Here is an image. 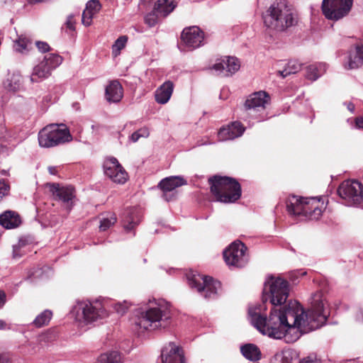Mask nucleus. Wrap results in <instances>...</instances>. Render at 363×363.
Returning <instances> with one entry per match:
<instances>
[{
	"label": "nucleus",
	"mask_w": 363,
	"mask_h": 363,
	"mask_svg": "<svg viewBox=\"0 0 363 363\" xmlns=\"http://www.w3.org/2000/svg\"><path fill=\"white\" fill-rule=\"evenodd\" d=\"M62 62V57L58 54L49 53L39 64L33 67L30 77L31 82H38L48 78L53 69Z\"/></svg>",
	"instance_id": "obj_11"
},
{
	"label": "nucleus",
	"mask_w": 363,
	"mask_h": 363,
	"mask_svg": "<svg viewBox=\"0 0 363 363\" xmlns=\"http://www.w3.org/2000/svg\"><path fill=\"white\" fill-rule=\"evenodd\" d=\"M6 323L4 320H0V330H4L6 328Z\"/></svg>",
	"instance_id": "obj_53"
},
{
	"label": "nucleus",
	"mask_w": 363,
	"mask_h": 363,
	"mask_svg": "<svg viewBox=\"0 0 363 363\" xmlns=\"http://www.w3.org/2000/svg\"><path fill=\"white\" fill-rule=\"evenodd\" d=\"M94 14L91 13L90 11H84L82 13V21L85 26H89L92 22V18Z\"/></svg>",
	"instance_id": "obj_43"
},
{
	"label": "nucleus",
	"mask_w": 363,
	"mask_h": 363,
	"mask_svg": "<svg viewBox=\"0 0 363 363\" xmlns=\"http://www.w3.org/2000/svg\"><path fill=\"white\" fill-rule=\"evenodd\" d=\"M130 306L131 303L127 301L113 303L114 311L120 315H123Z\"/></svg>",
	"instance_id": "obj_39"
},
{
	"label": "nucleus",
	"mask_w": 363,
	"mask_h": 363,
	"mask_svg": "<svg viewBox=\"0 0 363 363\" xmlns=\"http://www.w3.org/2000/svg\"><path fill=\"white\" fill-rule=\"evenodd\" d=\"M116 220L117 218L114 213H109L106 216H104L100 220V231H106L113 226L116 223Z\"/></svg>",
	"instance_id": "obj_36"
},
{
	"label": "nucleus",
	"mask_w": 363,
	"mask_h": 363,
	"mask_svg": "<svg viewBox=\"0 0 363 363\" xmlns=\"http://www.w3.org/2000/svg\"><path fill=\"white\" fill-rule=\"evenodd\" d=\"M343 104L346 106L348 111L351 113L354 111L355 106L352 102H344Z\"/></svg>",
	"instance_id": "obj_51"
},
{
	"label": "nucleus",
	"mask_w": 363,
	"mask_h": 363,
	"mask_svg": "<svg viewBox=\"0 0 363 363\" xmlns=\"http://www.w3.org/2000/svg\"><path fill=\"white\" fill-rule=\"evenodd\" d=\"M141 216V211L137 207H130L123 211L121 222L126 233H131L132 237L135 236L134 230L140 223Z\"/></svg>",
	"instance_id": "obj_17"
},
{
	"label": "nucleus",
	"mask_w": 363,
	"mask_h": 363,
	"mask_svg": "<svg viewBox=\"0 0 363 363\" xmlns=\"http://www.w3.org/2000/svg\"><path fill=\"white\" fill-rule=\"evenodd\" d=\"M354 126L356 128L363 130V118L359 117L355 119Z\"/></svg>",
	"instance_id": "obj_48"
},
{
	"label": "nucleus",
	"mask_w": 363,
	"mask_h": 363,
	"mask_svg": "<svg viewBox=\"0 0 363 363\" xmlns=\"http://www.w3.org/2000/svg\"><path fill=\"white\" fill-rule=\"evenodd\" d=\"M186 184V181L182 176H171L162 179L158 184V187L163 191V198H166L167 193L172 191L176 188Z\"/></svg>",
	"instance_id": "obj_22"
},
{
	"label": "nucleus",
	"mask_w": 363,
	"mask_h": 363,
	"mask_svg": "<svg viewBox=\"0 0 363 363\" xmlns=\"http://www.w3.org/2000/svg\"><path fill=\"white\" fill-rule=\"evenodd\" d=\"M160 14H157V12L154 10L152 12L148 13L145 17V22L150 27H153L157 23V18Z\"/></svg>",
	"instance_id": "obj_42"
},
{
	"label": "nucleus",
	"mask_w": 363,
	"mask_h": 363,
	"mask_svg": "<svg viewBox=\"0 0 363 363\" xmlns=\"http://www.w3.org/2000/svg\"><path fill=\"white\" fill-rule=\"evenodd\" d=\"M75 21L74 19L73 15H69L67 16V21L65 23V26L66 27V31L67 32V30L69 31H74L75 30Z\"/></svg>",
	"instance_id": "obj_44"
},
{
	"label": "nucleus",
	"mask_w": 363,
	"mask_h": 363,
	"mask_svg": "<svg viewBox=\"0 0 363 363\" xmlns=\"http://www.w3.org/2000/svg\"><path fill=\"white\" fill-rule=\"evenodd\" d=\"M305 274H306V272H301V271H297V272H294V275L296 277H297L298 276H303V275H305Z\"/></svg>",
	"instance_id": "obj_54"
},
{
	"label": "nucleus",
	"mask_w": 363,
	"mask_h": 363,
	"mask_svg": "<svg viewBox=\"0 0 363 363\" xmlns=\"http://www.w3.org/2000/svg\"><path fill=\"white\" fill-rule=\"evenodd\" d=\"M363 65V45H356L351 48L345 57L344 67L346 69H353Z\"/></svg>",
	"instance_id": "obj_20"
},
{
	"label": "nucleus",
	"mask_w": 363,
	"mask_h": 363,
	"mask_svg": "<svg viewBox=\"0 0 363 363\" xmlns=\"http://www.w3.org/2000/svg\"><path fill=\"white\" fill-rule=\"evenodd\" d=\"M35 45L38 50L41 52H48L50 49V45L46 42L43 41H36Z\"/></svg>",
	"instance_id": "obj_46"
},
{
	"label": "nucleus",
	"mask_w": 363,
	"mask_h": 363,
	"mask_svg": "<svg viewBox=\"0 0 363 363\" xmlns=\"http://www.w3.org/2000/svg\"><path fill=\"white\" fill-rule=\"evenodd\" d=\"M52 316V312L48 309H46L36 316L32 324L36 328L43 327L49 323Z\"/></svg>",
	"instance_id": "obj_34"
},
{
	"label": "nucleus",
	"mask_w": 363,
	"mask_h": 363,
	"mask_svg": "<svg viewBox=\"0 0 363 363\" xmlns=\"http://www.w3.org/2000/svg\"><path fill=\"white\" fill-rule=\"evenodd\" d=\"M177 4L174 0H157L155 4V11L160 16L166 17L176 8Z\"/></svg>",
	"instance_id": "obj_28"
},
{
	"label": "nucleus",
	"mask_w": 363,
	"mask_h": 363,
	"mask_svg": "<svg viewBox=\"0 0 363 363\" xmlns=\"http://www.w3.org/2000/svg\"><path fill=\"white\" fill-rule=\"evenodd\" d=\"M301 64L296 60L289 61L285 68L283 70H279L277 72L278 76L285 78L288 75L295 74L301 69Z\"/></svg>",
	"instance_id": "obj_33"
},
{
	"label": "nucleus",
	"mask_w": 363,
	"mask_h": 363,
	"mask_svg": "<svg viewBox=\"0 0 363 363\" xmlns=\"http://www.w3.org/2000/svg\"><path fill=\"white\" fill-rule=\"evenodd\" d=\"M32 48L31 40L26 36H20L14 44V49L19 52L24 53L30 50Z\"/></svg>",
	"instance_id": "obj_35"
},
{
	"label": "nucleus",
	"mask_w": 363,
	"mask_h": 363,
	"mask_svg": "<svg viewBox=\"0 0 363 363\" xmlns=\"http://www.w3.org/2000/svg\"><path fill=\"white\" fill-rule=\"evenodd\" d=\"M13 135L8 131L4 122L0 119V141H10Z\"/></svg>",
	"instance_id": "obj_41"
},
{
	"label": "nucleus",
	"mask_w": 363,
	"mask_h": 363,
	"mask_svg": "<svg viewBox=\"0 0 363 363\" xmlns=\"http://www.w3.org/2000/svg\"><path fill=\"white\" fill-rule=\"evenodd\" d=\"M262 18L267 28L284 31L297 23L298 13L293 5L286 0H279L274 2L262 13Z\"/></svg>",
	"instance_id": "obj_3"
},
{
	"label": "nucleus",
	"mask_w": 363,
	"mask_h": 363,
	"mask_svg": "<svg viewBox=\"0 0 363 363\" xmlns=\"http://www.w3.org/2000/svg\"><path fill=\"white\" fill-rule=\"evenodd\" d=\"M21 223L19 214L13 211H5L0 214V225L6 229H13Z\"/></svg>",
	"instance_id": "obj_24"
},
{
	"label": "nucleus",
	"mask_w": 363,
	"mask_h": 363,
	"mask_svg": "<svg viewBox=\"0 0 363 363\" xmlns=\"http://www.w3.org/2000/svg\"><path fill=\"white\" fill-rule=\"evenodd\" d=\"M355 318L357 321L363 322V308H360L357 310Z\"/></svg>",
	"instance_id": "obj_49"
},
{
	"label": "nucleus",
	"mask_w": 363,
	"mask_h": 363,
	"mask_svg": "<svg viewBox=\"0 0 363 363\" xmlns=\"http://www.w3.org/2000/svg\"><path fill=\"white\" fill-rule=\"evenodd\" d=\"M211 144H213V143H209V142H202V143H199V145H211Z\"/></svg>",
	"instance_id": "obj_56"
},
{
	"label": "nucleus",
	"mask_w": 363,
	"mask_h": 363,
	"mask_svg": "<svg viewBox=\"0 0 363 363\" xmlns=\"http://www.w3.org/2000/svg\"><path fill=\"white\" fill-rule=\"evenodd\" d=\"M96 363H123V357L120 352L109 350L101 353L97 357Z\"/></svg>",
	"instance_id": "obj_29"
},
{
	"label": "nucleus",
	"mask_w": 363,
	"mask_h": 363,
	"mask_svg": "<svg viewBox=\"0 0 363 363\" xmlns=\"http://www.w3.org/2000/svg\"><path fill=\"white\" fill-rule=\"evenodd\" d=\"M352 3L353 0H323L322 11L328 19L337 21L348 14Z\"/></svg>",
	"instance_id": "obj_12"
},
{
	"label": "nucleus",
	"mask_w": 363,
	"mask_h": 363,
	"mask_svg": "<svg viewBox=\"0 0 363 363\" xmlns=\"http://www.w3.org/2000/svg\"><path fill=\"white\" fill-rule=\"evenodd\" d=\"M328 66L325 63L319 62L310 65L306 68V77L308 79L315 81L326 72Z\"/></svg>",
	"instance_id": "obj_26"
},
{
	"label": "nucleus",
	"mask_w": 363,
	"mask_h": 363,
	"mask_svg": "<svg viewBox=\"0 0 363 363\" xmlns=\"http://www.w3.org/2000/svg\"><path fill=\"white\" fill-rule=\"evenodd\" d=\"M0 363H11L6 358L0 356Z\"/></svg>",
	"instance_id": "obj_55"
},
{
	"label": "nucleus",
	"mask_w": 363,
	"mask_h": 363,
	"mask_svg": "<svg viewBox=\"0 0 363 363\" xmlns=\"http://www.w3.org/2000/svg\"><path fill=\"white\" fill-rule=\"evenodd\" d=\"M297 358L293 350H284L277 352L270 359V363H296Z\"/></svg>",
	"instance_id": "obj_27"
},
{
	"label": "nucleus",
	"mask_w": 363,
	"mask_h": 363,
	"mask_svg": "<svg viewBox=\"0 0 363 363\" xmlns=\"http://www.w3.org/2000/svg\"><path fill=\"white\" fill-rule=\"evenodd\" d=\"M128 41V38L125 35H122L119 37L112 45V54L115 57L118 55L121 52V50L123 49L126 45Z\"/></svg>",
	"instance_id": "obj_37"
},
{
	"label": "nucleus",
	"mask_w": 363,
	"mask_h": 363,
	"mask_svg": "<svg viewBox=\"0 0 363 363\" xmlns=\"http://www.w3.org/2000/svg\"><path fill=\"white\" fill-rule=\"evenodd\" d=\"M172 311L169 302L162 298H148L142 303L133 320V330L140 335L168 328L172 323Z\"/></svg>",
	"instance_id": "obj_2"
},
{
	"label": "nucleus",
	"mask_w": 363,
	"mask_h": 363,
	"mask_svg": "<svg viewBox=\"0 0 363 363\" xmlns=\"http://www.w3.org/2000/svg\"><path fill=\"white\" fill-rule=\"evenodd\" d=\"M32 275H33V276H35V277H38V275H35V274H34V273H32Z\"/></svg>",
	"instance_id": "obj_58"
},
{
	"label": "nucleus",
	"mask_w": 363,
	"mask_h": 363,
	"mask_svg": "<svg viewBox=\"0 0 363 363\" xmlns=\"http://www.w3.org/2000/svg\"><path fill=\"white\" fill-rule=\"evenodd\" d=\"M286 208L288 214L298 220H317L323 213V201L317 197H301L290 195L286 199Z\"/></svg>",
	"instance_id": "obj_4"
},
{
	"label": "nucleus",
	"mask_w": 363,
	"mask_h": 363,
	"mask_svg": "<svg viewBox=\"0 0 363 363\" xmlns=\"http://www.w3.org/2000/svg\"><path fill=\"white\" fill-rule=\"evenodd\" d=\"M71 314L82 327L98 323L108 315L104 305L98 299L77 301L72 307Z\"/></svg>",
	"instance_id": "obj_5"
},
{
	"label": "nucleus",
	"mask_w": 363,
	"mask_h": 363,
	"mask_svg": "<svg viewBox=\"0 0 363 363\" xmlns=\"http://www.w3.org/2000/svg\"><path fill=\"white\" fill-rule=\"evenodd\" d=\"M188 284L205 298H215L220 289V282L211 277L204 276L195 271L186 274Z\"/></svg>",
	"instance_id": "obj_7"
},
{
	"label": "nucleus",
	"mask_w": 363,
	"mask_h": 363,
	"mask_svg": "<svg viewBox=\"0 0 363 363\" xmlns=\"http://www.w3.org/2000/svg\"><path fill=\"white\" fill-rule=\"evenodd\" d=\"M162 363H184L183 349L174 342H169L161 350Z\"/></svg>",
	"instance_id": "obj_18"
},
{
	"label": "nucleus",
	"mask_w": 363,
	"mask_h": 363,
	"mask_svg": "<svg viewBox=\"0 0 363 363\" xmlns=\"http://www.w3.org/2000/svg\"><path fill=\"white\" fill-rule=\"evenodd\" d=\"M174 84L172 82L168 80L164 82L160 86H159L155 93V101L160 104H167L173 93Z\"/></svg>",
	"instance_id": "obj_25"
},
{
	"label": "nucleus",
	"mask_w": 363,
	"mask_h": 363,
	"mask_svg": "<svg viewBox=\"0 0 363 363\" xmlns=\"http://www.w3.org/2000/svg\"><path fill=\"white\" fill-rule=\"evenodd\" d=\"M223 258L230 267H243L248 262L247 247L240 241H235L223 252Z\"/></svg>",
	"instance_id": "obj_13"
},
{
	"label": "nucleus",
	"mask_w": 363,
	"mask_h": 363,
	"mask_svg": "<svg viewBox=\"0 0 363 363\" xmlns=\"http://www.w3.org/2000/svg\"><path fill=\"white\" fill-rule=\"evenodd\" d=\"M181 38L184 45L189 50L196 49L205 44L204 33L198 26L184 28Z\"/></svg>",
	"instance_id": "obj_15"
},
{
	"label": "nucleus",
	"mask_w": 363,
	"mask_h": 363,
	"mask_svg": "<svg viewBox=\"0 0 363 363\" xmlns=\"http://www.w3.org/2000/svg\"><path fill=\"white\" fill-rule=\"evenodd\" d=\"M300 363H320V359H318L315 354H310L303 358Z\"/></svg>",
	"instance_id": "obj_47"
},
{
	"label": "nucleus",
	"mask_w": 363,
	"mask_h": 363,
	"mask_svg": "<svg viewBox=\"0 0 363 363\" xmlns=\"http://www.w3.org/2000/svg\"><path fill=\"white\" fill-rule=\"evenodd\" d=\"M104 171L106 176L114 183L123 184L128 179V174L115 157L106 159L104 162Z\"/></svg>",
	"instance_id": "obj_14"
},
{
	"label": "nucleus",
	"mask_w": 363,
	"mask_h": 363,
	"mask_svg": "<svg viewBox=\"0 0 363 363\" xmlns=\"http://www.w3.org/2000/svg\"><path fill=\"white\" fill-rule=\"evenodd\" d=\"M9 186L4 181L0 180V201L9 194Z\"/></svg>",
	"instance_id": "obj_45"
},
{
	"label": "nucleus",
	"mask_w": 363,
	"mask_h": 363,
	"mask_svg": "<svg viewBox=\"0 0 363 363\" xmlns=\"http://www.w3.org/2000/svg\"><path fill=\"white\" fill-rule=\"evenodd\" d=\"M5 87L11 91H16L22 86V76L18 72L13 73L4 83Z\"/></svg>",
	"instance_id": "obj_32"
},
{
	"label": "nucleus",
	"mask_w": 363,
	"mask_h": 363,
	"mask_svg": "<svg viewBox=\"0 0 363 363\" xmlns=\"http://www.w3.org/2000/svg\"><path fill=\"white\" fill-rule=\"evenodd\" d=\"M101 8V5L98 0H90L87 2L84 11H90L91 13H97Z\"/></svg>",
	"instance_id": "obj_40"
},
{
	"label": "nucleus",
	"mask_w": 363,
	"mask_h": 363,
	"mask_svg": "<svg viewBox=\"0 0 363 363\" xmlns=\"http://www.w3.org/2000/svg\"><path fill=\"white\" fill-rule=\"evenodd\" d=\"M288 296V282L279 277L269 275L262 296L263 303L269 300L274 306L269 318L261 314L262 310H265L261 305L250 307L248 315L251 323L262 335L294 343L303 335L323 326L330 313L327 297L322 291L312 294L307 311L296 301L284 304Z\"/></svg>",
	"instance_id": "obj_1"
},
{
	"label": "nucleus",
	"mask_w": 363,
	"mask_h": 363,
	"mask_svg": "<svg viewBox=\"0 0 363 363\" xmlns=\"http://www.w3.org/2000/svg\"><path fill=\"white\" fill-rule=\"evenodd\" d=\"M240 352L246 359L254 362L261 358L260 350L254 344L248 343L241 346Z\"/></svg>",
	"instance_id": "obj_30"
},
{
	"label": "nucleus",
	"mask_w": 363,
	"mask_h": 363,
	"mask_svg": "<svg viewBox=\"0 0 363 363\" xmlns=\"http://www.w3.org/2000/svg\"><path fill=\"white\" fill-rule=\"evenodd\" d=\"M245 131V128L240 122L235 121L227 127L220 128L218 133L219 141L233 140L240 137Z\"/></svg>",
	"instance_id": "obj_21"
},
{
	"label": "nucleus",
	"mask_w": 363,
	"mask_h": 363,
	"mask_svg": "<svg viewBox=\"0 0 363 363\" xmlns=\"http://www.w3.org/2000/svg\"><path fill=\"white\" fill-rule=\"evenodd\" d=\"M123 96V91L119 82L113 80L106 86L105 89L106 99L110 103L119 102Z\"/></svg>",
	"instance_id": "obj_23"
},
{
	"label": "nucleus",
	"mask_w": 363,
	"mask_h": 363,
	"mask_svg": "<svg viewBox=\"0 0 363 363\" xmlns=\"http://www.w3.org/2000/svg\"><path fill=\"white\" fill-rule=\"evenodd\" d=\"M337 194L345 205L357 206L363 201V185L356 180H346L339 186Z\"/></svg>",
	"instance_id": "obj_10"
},
{
	"label": "nucleus",
	"mask_w": 363,
	"mask_h": 363,
	"mask_svg": "<svg viewBox=\"0 0 363 363\" xmlns=\"http://www.w3.org/2000/svg\"><path fill=\"white\" fill-rule=\"evenodd\" d=\"M212 68L218 74L229 77L240 69V62L235 57L225 56L218 60Z\"/></svg>",
	"instance_id": "obj_16"
},
{
	"label": "nucleus",
	"mask_w": 363,
	"mask_h": 363,
	"mask_svg": "<svg viewBox=\"0 0 363 363\" xmlns=\"http://www.w3.org/2000/svg\"><path fill=\"white\" fill-rule=\"evenodd\" d=\"M270 96L264 91H259L250 94L246 99L244 108L246 116L255 122H261L267 120L268 117L266 111L267 106L269 104Z\"/></svg>",
	"instance_id": "obj_8"
},
{
	"label": "nucleus",
	"mask_w": 363,
	"mask_h": 363,
	"mask_svg": "<svg viewBox=\"0 0 363 363\" xmlns=\"http://www.w3.org/2000/svg\"><path fill=\"white\" fill-rule=\"evenodd\" d=\"M36 351H37V350H35V348L33 347L32 348V350H31V351H30V352L33 354V353L36 352Z\"/></svg>",
	"instance_id": "obj_57"
},
{
	"label": "nucleus",
	"mask_w": 363,
	"mask_h": 363,
	"mask_svg": "<svg viewBox=\"0 0 363 363\" xmlns=\"http://www.w3.org/2000/svg\"><path fill=\"white\" fill-rule=\"evenodd\" d=\"M211 191L217 201L232 203L241 196V186L238 181L229 177L213 176L208 179Z\"/></svg>",
	"instance_id": "obj_6"
},
{
	"label": "nucleus",
	"mask_w": 363,
	"mask_h": 363,
	"mask_svg": "<svg viewBox=\"0 0 363 363\" xmlns=\"http://www.w3.org/2000/svg\"><path fill=\"white\" fill-rule=\"evenodd\" d=\"M6 303V294L4 291H0V308L4 306Z\"/></svg>",
	"instance_id": "obj_50"
},
{
	"label": "nucleus",
	"mask_w": 363,
	"mask_h": 363,
	"mask_svg": "<svg viewBox=\"0 0 363 363\" xmlns=\"http://www.w3.org/2000/svg\"><path fill=\"white\" fill-rule=\"evenodd\" d=\"M30 248V242L27 238H19L18 242L13 245L12 257L19 259L23 256Z\"/></svg>",
	"instance_id": "obj_31"
},
{
	"label": "nucleus",
	"mask_w": 363,
	"mask_h": 363,
	"mask_svg": "<svg viewBox=\"0 0 363 363\" xmlns=\"http://www.w3.org/2000/svg\"><path fill=\"white\" fill-rule=\"evenodd\" d=\"M49 186L55 199L62 202L66 209L69 211L75 196L74 188L72 186H60L57 184H51Z\"/></svg>",
	"instance_id": "obj_19"
},
{
	"label": "nucleus",
	"mask_w": 363,
	"mask_h": 363,
	"mask_svg": "<svg viewBox=\"0 0 363 363\" xmlns=\"http://www.w3.org/2000/svg\"><path fill=\"white\" fill-rule=\"evenodd\" d=\"M48 169L50 174L56 175L57 173V167L50 166V167H48Z\"/></svg>",
	"instance_id": "obj_52"
},
{
	"label": "nucleus",
	"mask_w": 363,
	"mask_h": 363,
	"mask_svg": "<svg viewBox=\"0 0 363 363\" xmlns=\"http://www.w3.org/2000/svg\"><path fill=\"white\" fill-rule=\"evenodd\" d=\"M150 131L147 127H143L133 133L130 137L129 140L133 143H136L139 140L140 138H146L149 136Z\"/></svg>",
	"instance_id": "obj_38"
},
{
	"label": "nucleus",
	"mask_w": 363,
	"mask_h": 363,
	"mask_svg": "<svg viewBox=\"0 0 363 363\" xmlns=\"http://www.w3.org/2000/svg\"><path fill=\"white\" fill-rule=\"evenodd\" d=\"M71 140L69 131L64 124L48 125L38 133V143L43 147H55Z\"/></svg>",
	"instance_id": "obj_9"
}]
</instances>
